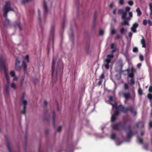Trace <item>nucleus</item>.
<instances>
[{
	"mask_svg": "<svg viewBox=\"0 0 152 152\" xmlns=\"http://www.w3.org/2000/svg\"><path fill=\"white\" fill-rule=\"evenodd\" d=\"M56 58L53 56L52 58V80L51 83L52 84L55 83L57 80L58 74L61 71V69L62 71L64 68V66L62 64V60L59 59L58 60L57 63V68L55 72V64Z\"/></svg>",
	"mask_w": 152,
	"mask_h": 152,
	"instance_id": "nucleus-1",
	"label": "nucleus"
},
{
	"mask_svg": "<svg viewBox=\"0 0 152 152\" xmlns=\"http://www.w3.org/2000/svg\"><path fill=\"white\" fill-rule=\"evenodd\" d=\"M112 105L116 110H119V111L123 113H126L128 111H129L131 113L133 114L134 116L137 115L136 111L134 109V107L132 106L126 107L122 104H120L118 106L117 103L112 104Z\"/></svg>",
	"mask_w": 152,
	"mask_h": 152,
	"instance_id": "nucleus-2",
	"label": "nucleus"
},
{
	"mask_svg": "<svg viewBox=\"0 0 152 152\" xmlns=\"http://www.w3.org/2000/svg\"><path fill=\"white\" fill-rule=\"evenodd\" d=\"M4 17L5 18V21L4 22V25L6 27H7L10 26V21L7 18V14L10 11H14V10L13 8L11 7L9 1H7L6 2L5 6L3 8Z\"/></svg>",
	"mask_w": 152,
	"mask_h": 152,
	"instance_id": "nucleus-3",
	"label": "nucleus"
},
{
	"mask_svg": "<svg viewBox=\"0 0 152 152\" xmlns=\"http://www.w3.org/2000/svg\"><path fill=\"white\" fill-rule=\"evenodd\" d=\"M0 69H4V73H5L6 79L7 84H8L5 86V94L6 96H8L9 93V92L8 85L9 84L10 80L8 74L7 73V69H6L4 60V58L1 59V61H0Z\"/></svg>",
	"mask_w": 152,
	"mask_h": 152,
	"instance_id": "nucleus-4",
	"label": "nucleus"
},
{
	"mask_svg": "<svg viewBox=\"0 0 152 152\" xmlns=\"http://www.w3.org/2000/svg\"><path fill=\"white\" fill-rule=\"evenodd\" d=\"M114 57L113 55L112 54L111 55H107V58L105 59L106 64H104V66L106 69H109V64L111 62V60Z\"/></svg>",
	"mask_w": 152,
	"mask_h": 152,
	"instance_id": "nucleus-5",
	"label": "nucleus"
},
{
	"mask_svg": "<svg viewBox=\"0 0 152 152\" xmlns=\"http://www.w3.org/2000/svg\"><path fill=\"white\" fill-rule=\"evenodd\" d=\"M125 124L121 122L115 124L112 126L113 129L116 130H120L121 128H123L125 129L126 127H125Z\"/></svg>",
	"mask_w": 152,
	"mask_h": 152,
	"instance_id": "nucleus-6",
	"label": "nucleus"
},
{
	"mask_svg": "<svg viewBox=\"0 0 152 152\" xmlns=\"http://www.w3.org/2000/svg\"><path fill=\"white\" fill-rule=\"evenodd\" d=\"M125 130L126 131H129L126 132V135H127V137L128 139L131 138L132 135L134 133L132 130L131 129V127L130 125H129L126 126V128H125Z\"/></svg>",
	"mask_w": 152,
	"mask_h": 152,
	"instance_id": "nucleus-7",
	"label": "nucleus"
},
{
	"mask_svg": "<svg viewBox=\"0 0 152 152\" xmlns=\"http://www.w3.org/2000/svg\"><path fill=\"white\" fill-rule=\"evenodd\" d=\"M55 26L54 24H52L51 26L50 32V39L52 40V42L54 41V31H55Z\"/></svg>",
	"mask_w": 152,
	"mask_h": 152,
	"instance_id": "nucleus-8",
	"label": "nucleus"
},
{
	"mask_svg": "<svg viewBox=\"0 0 152 152\" xmlns=\"http://www.w3.org/2000/svg\"><path fill=\"white\" fill-rule=\"evenodd\" d=\"M119 94L120 95L122 94L125 99L128 100L130 98V94L129 92H128L125 93H123L122 92H119Z\"/></svg>",
	"mask_w": 152,
	"mask_h": 152,
	"instance_id": "nucleus-9",
	"label": "nucleus"
},
{
	"mask_svg": "<svg viewBox=\"0 0 152 152\" xmlns=\"http://www.w3.org/2000/svg\"><path fill=\"white\" fill-rule=\"evenodd\" d=\"M20 61L18 58H17L15 61V69L17 71H20L21 69V66H20Z\"/></svg>",
	"mask_w": 152,
	"mask_h": 152,
	"instance_id": "nucleus-10",
	"label": "nucleus"
},
{
	"mask_svg": "<svg viewBox=\"0 0 152 152\" xmlns=\"http://www.w3.org/2000/svg\"><path fill=\"white\" fill-rule=\"evenodd\" d=\"M138 26V23H135L133 24L132 25V26L131 28V30L133 33H135L137 31L136 28Z\"/></svg>",
	"mask_w": 152,
	"mask_h": 152,
	"instance_id": "nucleus-11",
	"label": "nucleus"
},
{
	"mask_svg": "<svg viewBox=\"0 0 152 152\" xmlns=\"http://www.w3.org/2000/svg\"><path fill=\"white\" fill-rule=\"evenodd\" d=\"M43 9L44 10V15H45L48 12L47 5L46 4V3L45 1H43Z\"/></svg>",
	"mask_w": 152,
	"mask_h": 152,
	"instance_id": "nucleus-12",
	"label": "nucleus"
},
{
	"mask_svg": "<svg viewBox=\"0 0 152 152\" xmlns=\"http://www.w3.org/2000/svg\"><path fill=\"white\" fill-rule=\"evenodd\" d=\"M140 42L141 44L142 45V48H146L145 41L143 37H142V39L141 40Z\"/></svg>",
	"mask_w": 152,
	"mask_h": 152,
	"instance_id": "nucleus-13",
	"label": "nucleus"
},
{
	"mask_svg": "<svg viewBox=\"0 0 152 152\" xmlns=\"http://www.w3.org/2000/svg\"><path fill=\"white\" fill-rule=\"evenodd\" d=\"M97 18V13L96 12H95L94 13V20H93V29H94L95 27V22H96V18Z\"/></svg>",
	"mask_w": 152,
	"mask_h": 152,
	"instance_id": "nucleus-14",
	"label": "nucleus"
},
{
	"mask_svg": "<svg viewBox=\"0 0 152 152\" xmlns=\"http://www.w3.org/2000/svg\"><path fill=\"white\" fill-rule=\"evenodd\" d=\"M121 14V18L123 20L127 19V20H129V18L126 17L127 14L126 12L122 13Z\"/></svg>",
	"mask_w": 152,
	"mask_h": 152,
	"instance_id": "nucleus-15",
	"label": "nucleus"
},
{
	"mask_svg": "<svg viewBox=\"0 0 152 152\" xmlns=\"http://www.w3.org/2000/svg\"><path fill=\"white\" fill-rule=\"evenodd\" d=\"M129 77L131 78H134V72L133 69L132 68L131 69V72L129 74Z\"/></svg>",
	"mask_w": 152,
	"mask_h": 152,
	"instance_id": "nucleus-16",
	"label": "nucleus"
},
{
	"mask_svg": "<svg viewBox=\"0 0 152 152\" xmlns=\"http://www.w3.org/2000/svg\"><path fill=\"white\" fill-rule=\"evenodd\" d=\"M38 13L39 22L40 26L41 25V19L40 12L39 9L38 10Z\"/></svg>",
	"mask_w": 152,
	"mask_h": 152,
	"instance_id": "nucleus-17",
	"label": "nucleus"
},
{
	"mask_svg": "<svg viewBox=\"0 0 152 152\" xmlns=\"http://www.w3.org/2000/svg\"><path fill=\"white\" fill-rule=\"evenodd\" d=\"M7 147L9 152H12L11 149L10 147V143L8 140H7Z\"/></svg>",
	"mask_w": 152,
	"mask_h": 152,
	"instance_id": "nucleus-18",
	"label": "nucleus"
},
{
	"mask_svg": "<svg viewBox=\"0 0 152 152\" xmlns=\"http://www.w3.org/2000/svg\"><path fill=\"white\" fill-rule=\"evenodd\" d=\"M55 112H53V115H52V120H53V126L55 127Z\"/></svg>",
	"mask_w": 152,
	"mask_h": 152,
	"instance_id": "nucleus-19",
	"label": "nucleus"
},
{
	"mask_svg": "<svg viewBox=\"0 0 152 152\" xmlns=\"http://www.w3.org/2000/svg\"><path fill=\"white\" fill-rule=\"evenodd\" d=\"M136 11L137 12V15L138 16H140L142 14V13L141 12L139 8H137Z\"/></svg>",
	"mask_w": 152,
	"mask_h": 152,
	"instance_id": "nucleus-20",
	"label": "nucleus"
},
{
	"mask_svg": "<svg viewBox=\"0 0 152 152\" xmlns=\"http://www.w3.org/2000/svg\"><path fill=\"white\" fill-rule=\"evenodd\" d=\"M149 9L150 10V16L152 18V3H150L149 4Z\"/></svg>",
	"mask_w": 152,
	"mask_h": 152,
	"instance_id": "nucleus-21",
	"label": "nucleus"
},
{
	"mask_svg": "<svg viewBox=\"0 0 152 152\" xmlns=\"http://www.w3.org/2000/svg\"><path fill=\"white\" fill-rule=\"evenodd\" d=\"M24 80V75H22L21 77V80H20V85H21V86H22L23 84V81Z\"/></svg>",
	"mask_w": 152,
	"mask_h": 152,
	"instance_id": "nucleus-22",
	"label": "nucleus"
},
{
	"mask_svg": "<svg viewBox=\"0 0 152 152\" xmlns=\"http://www.w3.org/2000/svg\"><path fill=\"white\" fill-rule=\"evenodd\" d=\"M23 68H24V72H26V68L27 67V66L24 61H23Z\"/></svg>",
	"mask_w": 152,
	"mask_h": 152,
	"instance_id": "nucleus-23",
	"label": "nucleus"
},
{
	"mask_svg": "<svg viewBox=\"0 0 152 152\" xmlns=\"http://www.w3.org/2000/svg\"><path fill=\"white\" fill-rule=\"evenodd\" d=\"M119 110H116L114 112V114L112 115L115 116H118L119 114Z\"/></svg>",
	"mask_w": 152,
	"mask_h": 152,
	"instance_id": "nucleus-24",
	"label": "nucleus"
},
{
	"mask_svg": "<svg viewBox=\"0 0 152 152\" xmlns=\"http://www.w3.org/2000/svg\"><path fill=\"white\" fill-rule=\"evenodd\" d=\"M23 104L24 105L23 107L24 108H26V105L27 104V101L26 100H21Z\"/></svg>",
	"mask_w": 152,
	"mask_h": 152,
	"instance_id": "nucleus-25",
	"label": "nucleus"
},
{
	"mask_svg": "<svg viewBox=\"0 0 152 152\" xmlns=\"http://www.w3.org/2000/svg\"><path fill=\"white\" fill-rule=\"evenodd\" d=\"M90 43H86V50L87 53H88L89 50V49Z\"/></svg>",
	"mask_w": 152,
	"mask_h": 152,
	"instance_id": "nucleus-26",
	"label": "nucleus"
},
{
	"mask_svg": "<svg viewBox=\"0 0 152 152\" xmlns=\"http://www.w3.org/2000/svg\"><path fill=\"white\" fill-rule=\"evenodd\" d=\"M124 20V22H122L121 23V25H126L129 26V23H128V21H127V19H125Z\"/></svg>",
	"mask_w": 152,
	"mask_h": 152,
	"instance_id": "nucleus-27",
	"label": "nucleus"
},
{
	"mask_svg": "<svg viewBox=\"0 0 152 152\" xmlns=\"http://www.w3.org/2000/svg\"><path fill=\"white\" fill-rule=\"evenodd\" d=\"M117 116H113L112 115L111 118V121L112 122H114L116 120L117 117Z\"/></svg>",
	"mask_w": 152,
	"mask_h": 152,
	"instance_id": "nucleus-28",
	"label": "nucleus"
},
{
	"mask_svg": "<svg viewBox=\"0 0 152 152\" xmlns=\"http://www.w3.org/2000/svg\"><path fill=\"white\" fill-rule=\"evenodd\" d=\"M137 141L138 143L140 144H142L143 143L142 140L138 137H137Z\"/></svg>",
	"mask_w": 152,
	"mask_h": 152,
	"instance_id": "nucleus-29",
	"label": "nucleus"
},
{
	"mask_svg": "<svg viewBox=\"0 0 152 152\" xmlns=\"http://www.w3.org/2000/svg\"><path fill=\"white\" fill-rule=\"evenodd\" d=\"M124 88L125 90H127L129 89V85L126 83H125Z\"/></svg>",
	"mask_w": 152,
	"mask_h": 152,
	"instance_id": "nucleus-30",
	"label": "nucleus"
},
{
	"mask_svg": "<svg viewBox=\"0 0 152 152\" xmlns=\"http://www.w3.org/2000/svg\"><path fill=\"white\" fill-rule=\"evenodd\" d=\"M130 82L131 85H133L135 84V82L134 78H131Z\"/></svg>",
	"mask_w": 152,
	"mask_h": 152,
	"instance_id": "nucleus-31",
	"label": "nucleus"
},
{
	"mask_svg": "<svg viewBox=\"0 0 152 152\" xmlns=\"http://www.w3.org/2000/svg\"><path fill=\"white\" fill-rule=\"evenodd\" d=\"M138 94L140 95H141L142 94V89L141 88H139L138 89Z\"/></svg>",
	"mask_w": 152,
	"mask_h": 152,
	"instance_id": "nucleus-32",
	"label": "nucleus"
},
{
	"mask_svg": "<svg viewBox=\"0 0 152 152\" xmlns=\"http://www.w3.org/2000/svg\"><path fill=\"white\" fill-rule=\"evenodd\" d=\"M147 97H148V99L150 100H152V95L150 94H148V95H147Z\"/></svg>",
	"mask_w": 152,
	"mask_h": 152,
	"instance_id": "nucleus-33",
	"label": "nucleus"
},
{
	"mask_svg": "<svg viewBox=\"0 0 152 152\" xmlns=\"http://www.w3.org/2000/svg\"><path fill=\"white\" fill-rule=\"evenodd\" d=\"M11 87L14 89L16 88V85L14 83H12L11 85Z\"/></svg>",
	"mask_w": 152,
	"mask_h": 152,
	"instance_id": "nucleus-34",
	"label": "nucleus"
},
{
	"mask_svg": "<svg viewBox=\"0 0 152 152\" xmlns=\"http://www.w3.org/2000/svg\"><path fill=\"white\" fill-rule=\"evenodd\" d=\"M116 138V134L114 133H112L111 135V139L113 140H115Z\"/></svg>",
	"mask_w": 152,
	"mask_h": 152,
	"instance_id": "nucleus-35",
	"label": "nucleus"
},
{
	"mask_svg": "<svg viewBox=\"0 0 152 152\" xmlns=\"http://www.w3.org/2000/svg\"><path fill=\"white\" fill-rule=\"evenodd\" d=\"M125 12H129L130 10V8L129 7H125Z\"/></svg>",
	"mask_w": 152,
	"mask_h": 152,
	"instance_id": "nucleus-36",
	"label": "nucleus"
},
{
	"mask_svg": "<svg viewBox=\"0 0 152 152\" xmlns=\"http://www.w3.org/2000/svg\"><path fill=\"white\" fill-rule=\"evenodd\" d=\"M138 51V48L136 47L134 48H133V50H132V51H133V52L134 53L137 52Z\"/></svg>",
	"mask_w": 152,
	"mask_h": 152,
	"instance_id": "nucleus-37",
	"label": "nucleus"
},
{
	"mask_svg": "<svg viewBox=\"0 0 152 152\" xmlns=\"http://www.w3.org/2000/svg\"><path fill=\"white\" fill-rule=\"evenodd\" d=\"M10 75L12 77H14L15 76V73L13 71H11L10 72Z\"/></svg>",
	"mask_w": 152,
	"mask_h": 152,
	"instance_id": "nucleus-38",
	"label": "nucleus"
},
{
	"mask_svg": "<svg viewBox=\"0 0 152 152\" xmlns=\"http://www.w3.org/2000/svg\"><path fill=\"white\" fill-rule=\"evenodd\" d=\"M139 124V126H140L141 127H144V123L142 121H140L138 123Z\"/></svg>",
	"mask_w": 152,
	"mask_h": 152,
	"instance_id": "nucleus-39",
	"label": "nucleus"
},
{
	"mask_svg": "<svg viewBox=\"0 0 152 152\" xmlns=\"http://www.w3.org/2000/svg\"><path fill=\"white\" fill-rule=\"evenodd\" d=\"M104 78V74L103 73H102L101 75L100 76V80H102V79H103Z\"/></svg>",
	"mask_w": 152,
	"mask_h": 152,
	"instance_id": "nucleus-40",
	"label": "nucleus"
},
{
	"mask_svg": "<svg viewBox=\"0 0 152 152\" xmlns=\"http://www.w3.org/2000/svg\"><path fill=\"white\" fill-rule=\"evenodd\" d=\"M17 26H18V28H19L20 30L21 31L22 30V28L20 23L18 22V23H17Z\"/></svg>",
	"mask_w": 152,
	"mask_h": 152,
	"instance_id": "nucleus-41",
	"label": "nucleus"
},
{
	"mask_svg": "<svg viewBox=\"0 0 152 152\" xmlns=\"http://www.w3.org/2000/svg\"><path fill=\"white\" fill-rule=\"evenodd\" d=\"M70 30L71 32V37H72V39H73V37H74V33H73V31L72 28H70Z\"/></svg>",
	"mask_w": 152,
	"mask_h": 152,
	"instance_id": "nucleus-42",
	"label": "nucleus"
},
{
	"mask_svg": "<svg viewBox=\"0 0 152 152\" xmlns=\"http://www.w3.org/2000/svg\"><path fill=\"white\" fill-rule=\"evenodd\" d=\"M118 13L119 14H122V13H124L125 12H125V11H124L123 9H121L118 10Z\"/></svg>",
	"mask_w": 152,
	"mask_h": 152,
	"instance_id": "nucleus-43",
	"label": "nucleus"
},
{
	"mask_svg": "<svg viewBox=\"0 0 152 152\" xmlns=\"http://www.w3.org/2000/svg\"><path fill=\"white\" fill-rule=\"evenodd\" d=\"M125 32V29L124 28H122L120 29V33L121 34H123Z\"/></svg>",
	"mask_w": 152,
	"mask_h": 152,
	"instance_id": "nucleus-44",
	"label": "nucleus"
},
{
	"mask_svg": "<svg viewBox=\"0 0 152 152\" xmlns=\"http://www.w3.org/2000/svg\"><path fill=\"white\" fill-rule=\"evenodd\" d=\"M129 17H128V18H129V20H130L131 18L132 17V12H129Z\"/></svg>",
	"mask_w": 152,
	"mask_h": 152,
	"instance_id": "nucleus-45",
	"label": "nucleus"
},
{
	"mask_svg": "<svg viewBox=\"0 0 152 152\" xmlns=\"http://www.w3.org/2000/svg\"><path fill=\"white\" fill-rule=\"evenodd\" d=\"M139 58L140 61H143L144 60V57L142 55H140L139 56Z\"/></svg>",
	"mask_w": 152,
	"mask_h": 152,
	"instance_id": "nucleus-46",
	"label": "nucleus"
},
{
	"mask_svg": "<svg viewBox=\"0 0 152 152\" xmlns=\"http://www.w3.org/2000/svg\"><path fill=\"white\" fill-rule=\"evenodd\" d=\"M116 33V31L114 29H112L111 30V34H115Z\"/></svg>",
	"mask_w": 152,
	"mask_h": 152,
	"instance_id": "nucleus-47",
	"label": "nucleus"
},
{
	"mask_svg": "<svg viewBox=\"0 0 152 152\" xmlns=\"http://www.w3.org/2000/svg\"><path fill=\"white\" fill-rule=\"evenodd\" d=\"M26 108H24V107H23V110H22L21 111V113L22 114H26Z\"/></svg>",
	"mask_w": 152,
	"mask_h": 152,
	"instance_id": "nucleus-48",
	"label": "nucleus"
},
{
	"mask_svg": "<svg viewBox=\"0 0 152 152\" xmlns=\"http://www.w3.org/2000/svg\"><path fill=\"white\" fill-rule=\"evenodd\" d=\"M127 3L129 5L132 6L133 4V2L132 1H128Z\"/></svg>",
	"mask_w": 152,
	"mask_h": 152,
	"instance_id": "nucleus-49",
	"label": "nucleus"
},
{
	"mask_svg": "<svg viewBox=\"0 0 152 152\" xmlns=\"http://www.w3.org/2000/svg\"><path fill=\"white\" fill-rule=\"evenodd\" d=\"M31 0H23L22 1V3L24 4H25L27 2Z\"/></svg>",
	"mask_w": 152,
	"mask_h": 152,
	"instance_id": "nucleus-50",
	"label": "nucleus"
},
{
	"mask_svg": "<svg viewBox=\"0 0 152 152\" xmlns=\"http://www.w3.org/2000/svg\"><path fill=\"white\" fill-rule=\"evenodd\" d=\"M104 34V31L103 30H101L100 31L99 33V35L100 36L103 35Z\"/></svg>",
	"mask_w": 152,
	"mask_h": 152,
	"instance_id": "nucleus-51",
	"label": "nucleus"
},
{
	"mask_svg": "<svg viewBox=\"0 0 152 152\" xmlns=\"http://www.w3.org/2000/svg\"><path fill=\"white\" fill-rule=\"evenodd\" d=\"M148 25H149V26H151L152 25V21L150 20H148Z\"/></svg>",
	"mask_w": 152,
	"mask_h": 152,
	"instance_id": "nucleus-52",
	"label": "nucleus"
},
{
	"mask_svg": "<svg viewBox=\"0 0 152 152\" xmlns=\"http://www.w3.org/2000/svg\"><path fill=\"white\" fill-rule=\"evenodd\" d=\"M119 4L122 5L124 4V0H119Z\"/></svg>",
	"mask_w": 152,
	"mask_h": 152,
	"instance_id": "nucleus-53",
	"label": "nucleus"
},
{
	"mask_svg": "<svg viewBox=\"0 0 152 152\" xmlns=\"http://www.w3.org/2000/svg\"><path fill=\"white\" fill-rule=\"evenodd\" d=\"M142 24H143V25L145 26L147 24V21L146 20H144L143 21V23H142Z\"/></svg>",
	"mask_w": 152,
	"mask_h": 152,
	"instance_id": "nucleus-54",
	"label": "nucleus"
},
{
	"mask_svg": "<svg viewBox=\"0 0 152 152\" xmlns=\"http://www.w3.org/2000/svg\"><path fill=\"white\" fill-rule=\"evenodd\" d=\"M102 80H100L98 81V83H97V85H98L99 86L100 85L102 84Z\"/></svg>",
	"mask_w": 152,
	"mask_h": 152,
	"instance_id": "nucleus-55",
	"label": "nucleus"
},
{
	"mask_svg": "<svg viewBox=\"0 0 152 152\" xmlns=\"http://www.w3.org/2000/svg\"><path fill=\"white\" fill-rule=\"evenodd\" d=\"M148 91H149V92L151 93L152 92V86H150L149 87V88H148Z\"/></svg>",
	"mask_w": 152,
	"mask_h": 152,
	"instance_id": "nucleus-56",
	"label": "nucleus"
},
{
	"mask_svg": "<svg viewBox=\"0 0 152 152\" xmlns=\"http://www.w3.org/2000/svg\"><path fill=\"white\" fill-rule=\"evenodd\" d=\"M26 59L27 60V62H29V57L28 55H27L26 56Z\"/></svg>",
	"mask_w": 152,
	"mask_h": 152,
	"instance_id": "nucleus-57",
	"label": "nucleus"
},
{
	"mask_svg": "<svg viewBox=\"0 0 152 152\" xmlns=\"http://www.w3.org/2000/svg\"><path fill=\"white\" fill-rule=\"evenodd\" d=\"M120 38H121L120 35H118L116 37H115V39H120Z\"/></svg>",
	"mask_w": 152,
	"mask_h": 152,
	"instance_id": "nucleus-58",
	"label": "nucleus"
},
{
	"mask_svg": "<svg viewBox=\"0 0 152 152\" xmlns=\"http://www.w3.org/2000/svg\"><path fill=\"white\" fill-rule=\"evenodd\" d=\"M115 44L114 43H112L111 45H110V48L111 49H113L114 48Z\"/></svg>",
	"mask_w": 152,
	"mask_h": 152,
	"instance_id": "nucleus-59",
	"label": "nucleus"
},
{
	"mask_svg": "<svg viewBox=\"0 0 152 152\" xmlns=\"http://www.w3.org/2000/svg\"><path fill=\"white\" fill-rule=\"evenodd\" d=\"M109 100L110 102H113V97L111 96L109 97Z\"/></svg>",
	"mask_w": 152,
	"mask_h": 152,
	"instance_id": "nucleus-60",
	"label": "nucleus"
},
{
	"mask_svg": "<svg viewBox=\"0 0 152 152\" xmlns=\"http://www.w3.org/2000/svg\"><path fill=\"white\" fill-rule=\"evenodd\" d=\"M128 35H129V37H132V33L131 32H129L128 33Z\"/></svg>",
	"mask_w": 152,
	"mask_h": 152,
	"instance_id": "nucleus-61",
	"label": "nucleus"
},
{
	"mask_svg": "<svg viewBox=\"0 0 152 152\" xmlns=\"http://www.w3.org/2000/svg\"><path fill=\"white\" fill-rule=\"evenodd\" d=\"M61 130V126H59L57 129V131L58 132H60Z\"/></svg>",
	"mask_w": 152,
	"mask_h": 152,
	"instance_id": "nucleus-62",
	"label": "nucleus"
},
{
	"mask_svg": "<svg viewBox=\"0 0 152 152\" xmlns=\"http://www.w3.org/2000/svg\"><path fill=\"white\" fill-rule=\"evenodd\" d=\"M141 64L140 63H138L137 65V67L138 68H140L141 66Z\"/></svg>",
	"mask_w": 152,
	"mask_h": 152,
	"instance_id": "nucleus-63",
	"label": "nucleus"
},
{
	"mask_svg": "<svg viewBox=\"0 0 152 152\" xmlns=\"http://www.w3.org/2000/svg\"><path fill=\"white\" fill-rule=\"evenodd\" d=\"M17 79H18L17 77H16L15 76L14 77L13 79V80H14V81L17 80Z\"/></svg>",
	"mask_w": 152,
	"mask_h": 152,
	"instance_id": "nucleus-64",
	"label": "nucleus"
}]
</instances>
